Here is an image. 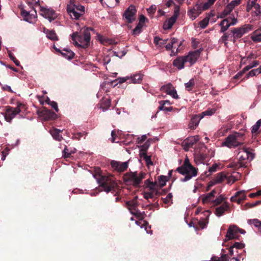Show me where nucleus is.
<instances>
[{
  "mask_svg": "<svg viewBox=\"0 0 261 261\" xmlns=\"http://www.w3.org/2000/svg\"><path fill=\"white\" fill-rule=\"evenodd\" d=\"M200 139L198 135L191 136L185 140L182 143V146L185 151H188L189 148L196 143Z\"/></svg>",
  "mask_w": 261,
  "mask_h": 261,
  "instance_id": "15",
  "label": "nucleus"
},
{
  "mask_svg": "<svg viewBox=\"0 0 261 261\" xmlns=\"http://www.w3.org/2000/svg\"><path fill=\"white\" fill-rule=\"evenodd\" d=\"M158 195L156 193H154L151 191L147 192L145 191L143 192V197L146 199H148L149 198H152L155 195Z\"/></svg>",
  "mask_w": 261,
  "mask_h": 261,
  "instance_id": "48",
  "label": "nucleus"
},
{
  "mask_svg": "<svg viewBox=\"0 0 261 261\" xmlns=\"http://www.w3.org/2000/svg\"><path fill=\"white\" fill-rule=\"evenodd\" d=\"M40 113L44 116L46 120L55 119L57 117V115L54 112L50 110L44 109Z\"/></svg>",
  "mask_w": 261,
  "mask_h": 261,
  "instance_id": "29",
  "label": "nucleus"
},
{
  "mask_svg": "<svg viewBox=\"0 0 261 261\" xmlns=\"http://www.w3.org/2000/svg\"><path fill=\"white\" fill-rule=\"evenodd\" d=\"M195 84L193 79H191L188 83H185V88L188 91H190Z\"/></svg>",
  "mask_w": 261,
  "mask_h": 261,
  "instance_id": "49",
  "label": "nucleus"
},
{
  "mask_svg": "<svg viewBox=\"0 0 261 261\" xmlns=\"http://www.w3.org/2000/svg\"><path fill=\"white\" fill-rule=\"evenodd\" d=\"M216 191L213 190L211 192L201 196V200L203 203L210 204L212 205L215 198Z\"/></svg>",
  "mask_w": 261,
  "mask_h": 261,
  "instance_id": "20",
  "label": "nucleus"
},
{
  "mask_svg": "<svg viewBox=\"0 0 261 261\" xmlns=\"http://www.w3.org/2000/svg\"><path fill=\"white\" fill-rule=\"evenodd\" d=\"M232 247L233 248H236L237 249H242L244 248V245L240 242H236L235 243L233 244Z\"/></svg>",
  "mask_w": 261,
  "mask_h": 261,
  "instance_id": "61",
  "label": "nucleus"
},
{
  "mask_svg": "<svg viewBox=\"0 0 261 261\" xmlns=\"http://www.w3.org/2000/svg\"><path fill=\"white\" fill-rule=\"evenodd\" d=\"M40 14L47 19L49 22L55 20L57 17L56 13L53 9L43 7H40Z\"/></svg>",
  "mask_w": 261,
  "mask_h": 261,
  "instance_id": "13",
  "label": "nucleus"
},
{
  "mask_svg": "<svg viewBox=\"0 0 261 261\" xmlns=\"http://www.w3.org/2000/svg\"><path fill=\"white\" fill-rule=\"evenodd\" d=\"M200 56V51L195 50L190 52L187 56H183L186 63L188 62L191 65L194 64Z\"/></svg>",
  "mask_w": 261,
  "mask_h": 261,
  "instance_id": "17",
  "label": "nucleus"
},
{
  "mask_svg": "<svg viewBox=\"0 0 261 261\" xmlns=\"http://www.w3.org/2000/svg\"><path fill=\"white\" fill-rule=\"evenodd\" d=\"M247 1V12H250L251 10L255 7V5H259L256 3L257 0H246Z\"/></svg>",
  "mask_w": 261,
  "mask_h": 261,
  "instance_id": "36",
  "label": "nucleus"
},
{
  "mask_svg": "<svg viewBox=\"0 0 261 261\" xmlns=\"http://www.w3.org/2000/svg\"><path fill=\"white\" fill-rule=\"evenodd\" d=\"M244 135L242 133L234 132L228 136L222 142V145L228 148L236 147L243 144Z\"/></svg>",
  "mask_w": 261,
  "mask_h": 261,
  "instance_id": "4",
  "label": "nucleus"
},
{
  "mask_svg": "<svg viewBox=\"0 0 261 261\" xmlns=\"http://www.w3.org/2000/svg\"><path fill=\"white\" fill-rule=\"evenodd\" d=\"M179 7H177L176 10L174 11V14L173 16L167 20L163 24V29L164 30L170 29L173 25L175 23L177 15L179 12Z\"/></svg>",
  "mask_w": 261,
  "mask_h": 261,
  "instance_id": "18",
  "label": "nucleus"
},
{
  "mask_svg": "<svg viewBox=\"0 0 261 261\" xmlns=\"http://www.w3.org/2000/svg\"><path fill=\"white\" fill-rule=\"evenodd\" d=\"M97 176V175H94L97 182L107 193L114 190L117 186V182L114 177L111 175L103 176L99 175L98 177Z\"/></svg>",
  "mask_w": 261,
  "mask_h": 261,
  "instance_id": "5",
  "label": "nucleus"
},
{
  "mask_svg": "<svg viewBox=\"0 0 261 261\" xmlns=\"http://www.w3.org/2000/svg\"><path fill=\"white\" fill-rule=\"evenodd\" d=\"M261 125V119L258 120L256 123L252 126L251 132L254 134L257 132Z\"/></svg>",
  "mask_w": 261,
  "mask_h": 261,
  "instance_id": "50",
  "label": "nucleus"
},
{
  "mask_svg": "<svg viewBox=\"0 0 261 261\" xmlns=\"http://www.w3.org/2000/svg\"><path fill=\"white\" fill-rule=\"evenodd\" d=\"M221 27L220 32L222 33L225 32L231 25L228 22V18L223 19L220 23Z\"/></svg>",
  "mask_w": 261,
  "mask_h": 261,
  "instance_id": "34",
  "label": "nucleus"
},
{
  "mask_svg": "<svg viewBox=\"0 0 261 261\" xmlns=\"http://www.w3.org/2000/svg\"><path fill=\"white\" fill-rule=\"evenodd\" d=\"M168 39H163L159 37L154 38V43L158 48H162L167 43Z\"/></svg>",
  "mask_w": 261,
  "mask_h": 261,
  "instance_id": "32",
  "label": "nucleus"
},
{
  "mask_svg": "<svg viewBox=\"0 0 261 261\" xmlns=\"http://www.w3.org/2000/svg\"><path fill=\"white\" fill-rule=\"evenodd\" d=\"M126 204L130 213L133 215H138L140 213V212L136 210V207L138 206V202L136 199L127 201Z\"/></svg>",
  "mask_w": 261,
  "mask_h": 261,
  "instance_id": "24",
  "label": "nucleus"
},
{
  "mask_svg": "<svg viewBox=\"0 0 261 261\" xmlns=\"http://www.w3.org/2000/svg\"><path fill=\"white\" fill-rule=\"evenodd\" d=\"M212 5L207 1L203 4L197 3L193 7L188 10L187 14L190 19L194 20L203 11L208 9Z\"/></svg>",
  "mask_w": 261,
  "mask_h": 261,
  "instance_id": "6",
  "label": "nucleus"
},
{
  "mask_svg": "<svg viewBox=\"0 0 261 261\" xmlns=\"http://www.w3.org/2000/svg\"><path fill=\"white\" fill-rule=\"evenodd\" d=\"M142 27V25L140 23H139L136 27L133 30V33L134 35H138L140 34L141 32V29Z\"/></svg>",
  "mask_w": 261,
  "mask_h": 261,
  "instance_id": "54",
  "label": "nucleus"
},
{
  "mask_svg": "<svg viewBox=\"0 0 261 261\" xmlns=\"http://www.w3.org/2000/svg\"><path fill=\"white\" fill-rule=\"evenodd\" d=\"M111 166L113 170L122 172L125 171L128 166V162H121L113 160L111 162Z\"/></svg>",
  "mask_w": 261,
  "mask_h": 261,
  "instance_id": "14",
  "label": "nucleus"
},
{
  "mask_svg": "<svg viewBox=\"0 0 261 261\" xmlns=\"http://www.w3.org/2000/svg\"><path fill=\"white\" fill-rule=\"evenodd\" d=\"M209 18L206 17L199 22V25L201 29H204L207 26Z\"/></svg>",
  "mask_w": 261,
  "mask_h": 261,
  "instance_id": "47",
  "label": "nucleus"
},
{
  "mask_svg": "<svg viewBox=\"0 0 261 261\" xmlns=\"http://www.w3.org/2000/svg\"><path fill=\"white\" fill-rule=\"evenodd\" d=\"M240 167H246L247 160H252L254 158L253 154L246 148L241 149L238 154Z\"/></svg>",
  "mask_w": 261,
  "mask_h": 261,
  "instance_id": "10",
  "label": "nucleus"
},
{
  "mask_svg": "<svg viewBox=\"0 0 261 261\" xmlns=\"http://www.w3.org/2000/svg\"><path fill=\"white\" fill-rule=\"evenodd\" d=\"M228 35L226 33H224L219 40L220 42L224 43L225 46H227L228 44L227 40Z\"/></svg>",
  "mask_w": 261,
  "mask_h": 261,
  "instance_id": "53",
  "label": "nucleus"
},
{
  "mask_svg": "<svg viewBox=\"0 0 261 261\" xmlns=\"http://www.w3.org/2000/svg\"><path fill=\"white\" fill-rule=\"evenodd\" d=\"M229 209V204L227 202H224L221 205L216 208L215 214L218 217H220L224 214L225 212Z\"/></svg>",
  "mask_w": 261,
  "mask_h": 261,
  "instance_id": "21",
  "label": "nucleus"
},
{
  "mask_svg": "<svg viewBox=\"0 0 261 261\" xmlns=\"http://www.w3.org/2000/svg\"><path fill=\"white\" fill-rule=\"evenodd\" d=\"M21 15L23 19L29 23H33L37 19V12L34 10L27 11L24 9H22L21 10Z\"/></svg>",
  "mask_w": 261,
  "mask_h": 261,
  "instance_id": "12",
  "label": "nucleus"
},
{
  "mask_svg": "<svg viewBox=\"0 0 261 261\" xmlns=\"http://www.w3.org/2000/svg\"><path fill=\"white\" fill-rule=\"evenodd\" d=\"M173 88H174V87L172 86V85L169 83L167 85L163 86L161 87V89L163 92L166 93L167 94H169V93L170 92V91H172V89H173Z\"/></svg>",
  "mask_w": 261,
  "mask_h": 261,
  "instance_id": "40",
  "label": "nucleus"
},
{
  "mask_svg": "<svg viewBox=\"0 0 261 261\" xmlns=\"http://www.w3.org/2000/svg\"><path fill=\"white\" fill-rule=\"evenodd\" d=\"M239 160H238V162H233L229 164L228 166L231 168H233L234 169H237L239 168H242L243 167H240L239 166Z\"/></svg>",
  "mask_w": 261,
  "mask_h": 261,
  "instance_id": "59",
  "label": "nucleus"
},
{
  "mask_svg": "<svg viewBox=\"0 0 261 261\" xmlns=\"http://www.w3.org/2000/svg\"><path fill=\"white\" fill-rule=\"evenodd\" d=\"M225 199V197L222 195L219 196L216 199L214 198L212 204V206H215L220 204L223 202Z\"/></svg>",
  "mask_w": 261,
  "mask_h": 261,
  "instance_id": "37",
  "label": "nucleus"
},
{
  "mask_svg": "<svg viewBox=\"0 0 261 261\" xmlns=\"http://www.w3.org/2000/svg\"><path fill=\"white\" fill-rule=\"evenodd\" d=\"M48 103L55 109L56 112L59 111L57 103L54 101H50V100L48 99Z\"/></svg>",
  "mask_w": 261,
  "mask_h": 261,
  "instance_id": "56",
  "label": "nucleus"
},
{
  "mask_svg": "<svg viewBox=\"0 0 261 261\" xmlns=\"http://www.w3.org/2000/svg\"><path fill=\"white\" fill-rule=\"evenodd\" d=\"M251 38L254 42H261V33L256 34L255 32H254L253 35L251 36Z\"/></svg>",
  "mask_w": 261,
  "mask_h": 261,
  "instance_id": "51",
  "label": "nucleus"
},
{
  "mask_svg": "<svg viewBox=\"0 0 261 261\" xmlns=\"http://www.w3.org/2000/svg\"><path fill=\"white\" fill-rule=\"evenodd\" d=\"M177 42V39L173 38L171 39L170 43L166 44L165 46L166 49L167 50L172 49L173 47H175V44Z\"/></svg>",
  "mask_w": 261,
  "mask_h": 261,
  "instance_id": "39",
  "label": "nucleus"
},
{
  "mask_svg": "<svg viewBox=\"0 0 261 261\" xmlns=\"http://www.w3.org/2000/svg\"><path fill=\"white\" fill-rule=\"evenodd\" d=\"M259 64V61H254L252 62V64H249L248 65L246 66L245 67H244L243 70L239 72H238L234 76V79H238L240 77L242 76L243 74L246 72L247 71L250 70V69L255 67L257 66H258Z\"/></svg>",
  "mask_w": 261,
  "mask_h": 261,
  "instance_id": "22",
  "label": "nucleus"
},
{
  "mask_svg": "<svg viewBox=\"0 0 261 261\" xmlns=\"http://www.w3.org/2000/svg\"><path fill=\"white\" fill-rule=\"evenodd\" d=\"M61 130L58 129H51L50 130V133L53 137L56 140L61 141L62 139V137L60 135Z\"/></svg>",
  "mask_w": 261,
  "mask_h": 261,
  "instance_id": "35",
  "label": "nucleus"
},
{
  "mask_svg": "<svg viewBox=\"0 0 261 261\" xmlns=\"http://www.w3.org/2000/svg\"><path fill=\"white\" fill-rule=\"evenodd\" d=\"M241 2V0H234L231 1L230 3H229L227 6H228V8L231 9L232 11L233 9L238 5L240 4Z\"/></svg>",
  "mask_w": 261,
  "mask_h": 261,
  "instance_id": "42",
  "label": "nucleus"
},
{
  "mask_svg": "<svg viewBox=\"0 0 261 261\" xmlns=\"http://www.w3.org/2000/svg\"><path fill=\"white\" fill-rule=\"evenodd\" d=\"M256 58V56L252 54H250L247 57H244L241 59V65H247L252 64V62L254 61H255L254 59Z\"/></svg>",
  "mask_w": 261,
  "mask_h": 261,
  "instance_id": "28",
  "label": "nucleus"
},
{
  "mask_svg": "<svg viewBox=\"0 0 261 261\" xmlns=\"http://www.w3.org/2000/svg\"><path fill=\"white\" fill-rule=\"evenodd\" d=\"M46 34L47 37L52 40H58L57 35L53 31L47 30L46 32Z\"/></svg>",
  "mask_w": 261,
  "mask_h": 261,
  "instance_id": "41",
  "label": "nucleus"
},
{
  "mask_svg": "<svg viewBox=\"0 0 261 261\" xmlns=\"http://www.w3.org/2000/svg\"><path fill=\"white\" fill-rule=\"evenodd\" d=\"M90 30H93L91 28L86 29L80 34L77 33H73L71 37L75 45L83 48H87L89 45L91 38Z\"/></svg>",
  "mask_w": 261,
  "mask_h": 261,
  "instance_id": "1",
  "label": "nucleus"
},
{
  "mask_svg": "<svg viewBox=\"0 0 261 261\" xmlns=\"http://www.w3.org/2000/svg\"><path fill=\"white\" fill-rule=\"evenodd\" d=\"M20 109L19 107L16 108L10 107L7 109L5 113V119L9 122H10L17 114L20 112Z\"/></svg>",
  "mask_w": 261,
  "mask_h": 261,
  "instance_id": "16",
  "label": "nucleus"
},
{
  "mask_svg": "<svg viewBox=\"0 0 261 261\" xmlns=\"http://www.w3.org/2000/svg\"><path fill=\"white\" fill-rule=\"evenodd\" d=\"M207 223L206 220H200L198 222L199 225L201 228H204Z\"/></svg>",
  "mask_w": 261,
  "mask_h": 261,
  "instance_id": "62",
  "label": "nucleus"
},
{
  "mask_svg": "<svg viewBox=\"0 0 261 261\" xmlns=\"http://www.w3.org/2000/svg\"><path fill=\"white\" fill-rule=\"evenodd\" d=\"M137 10L134 5H130L125 11L123 14V17L128 23H131L136 19V14Z\"/></svg>",
  "mask_w": 261,
  "mask_h": 261,
  "instance_id": "11",
  "label": "nucleus"
},
{
  "mask_svg": "<svg viewBox=\"0 0 261 261\" xmlns=\"http://www.w3.org/2000/svg\"><path fill=\"white\" fill-rule=\"evenodd\" d=\"M158 181L160 188H162L165 186L167 181V178L166 176L161 175L158 178Z\"/></svg>",
  "mask_w": 261,
  "mask_h": 261,
  "instance_id": "46",
  "label": "nucleus"
},
{
  "mask_svg": "<svg viewBox=\"0 0 261 261\" xmlns=\"http://www.w3.org/2000/svg\"><path fill=\"white\" fill-rule=\"evenodd\" d=\"M129 77V83L137 84L139 83L142 80V75L140 73L135 74Z\"/></svg>",
  "mask_w": 261,
  "mask_h": 261,
  "instance_id": "33",
  "label": "nucleus"
},
{
  "mask_svg": "<svg viewBox=\"0 0 261 261\" xmlns=\"http://www.w3.org/2000/svg\"><path fill=\"white\" fill-rule=\"evenodd\" d=\"M218 168V165L216 164L213 165V166L209 168L208 171L211 173L216 172L217 171V168Z\"/></svg>",
  "mask_w": 261,
  "mask_h": 261,
  "instance_id": "63",
  "label": "nucleus"
},
{
  "mask_svg": "<svg viewBox=\"0 0 261 261\" xmlns=\"http://www.w3.org/2000/svg\"><path fill=\"white\" fill-rule=\"evenodd\" d=\"M257 70H256L255 69L251 70L247 74V77H250V76H255L256 75H257L258 73H257Z\"/></svg>",
  "mask_w": 261,
  "mask_h": 261,
  "instance_id": "64",
  "label": "nucleus"
},
{
  "mask_svg": "<svg viewBox=\"0 0 261 261\" xmlns=\"http://www.w3.org/2000/svg\"><path fill=\"white\" fill-rule=\"evenodd\" d=\"M251 16L253 17L252 20H256L259 19L260 18V7L259 5H255V7L251 10Z\"/></svg>",
  "mask_w": 261,
  "mask_h": 261,
  "instance_id": "27",
  "label": "nucleus"
},
{
  "mask_svg": "<svg viewBox=\"0 0 261 261\" xmlns=\"http://www.w3.org/2000/svg\"><path fill=\"white\" fill-rule=\"evenodd\" d=\"M226 178V176L225 174H224L223 172L219 173L217 174L216 176L215 177L213 180L211 182V184H210L209 186H213L215 184L221 183Z\"/></svg>",
  "mask_w": 261,
  "mask_h": 261,
  "instance_id": "30",
  "label": "nucleus"
},
{
  "mask_svg": "<svg viewBox=\"0 0 261 261\" xmlns=\"http://www.w3.org/2000/svg\"><path fill=\"white\" fill-rule=\"evenodd\" d=\"M145 185L150 191L158 194V185L156 182H151L149 179H147L145 181Z\"/></svg>",
  "mask_w": 261,
  "mask_h": 261,
  "instance_id": "25",
  "label": "nucleus"
},
{
  "mask_svg": "<svg viewBox=\"0 0 261 261\" xmlns=\"http://www.w3.org/2000/svg\"><path fill=\"white\" fill-rule=\"evenodd\" d=\"M146 174L142 172H130L123 176V181L127 185L138 187L142 180L145 178Z\"/></svg>",
  "mask_w": 261,
  "mask_h": 261,
  "instance_id": "3",
  "label": "nucleus"
},
{
  "mask_svg": "<svg viewBox=\"0 0 261 261\" xmlns=\"http://www.w3.org/2000/svg\"><path fill=\"white\" fill-rule=\"evenodd\" d=\"M232 10L228 8V6H226L224 10L219 14L218 18H223L228 14H229Z\"/></svg>",
  "mask_w": 261,
  "mask_h": 261,
  "instance_id": "45",
  "label": "nucleus"
},
{
  "mask_svg": "<svg viewBox=\"0 0 261 261\" xmlns=\"http://www.w3.org/2000/svg\"><path fill=\"white\" fill-rule=\"evenodd\" d=\"M67 11L72 19H78L84 15L85 7L80 5L76 0H70L67 6Z\"/></svg>",
  "mask_w": 261,
  "mask_h": 261,
  "instance_id": "2",
  "label": "nucleus"
},
{
  "mask_svg": "<svg viewBox=\"0 0 261 261\" xmlns=\"http://www.w3.org/2000/svg\"><path fill=\"white\" fill-rule=\"evenodd\" d=\"M246 197L245 191L243 190L237 192L234 196L230 198V200L232 202H237L238 203H240Z\"/></svg>",
  "mask_w": 261,
  "mask_h": 261,
  "instance_id": "23",
  "label": "nucleus"
},
{
  "mask_svg": "<svg viewBox=\"0 0 261 261\" xmlns=\"http://www.w3.org/2000/svg\"><path fill=\"white\" fill-rule=\"evenodd\" d=\"M172 89V91H170V92L169 93L168 95H170L174 99H178L179 97H178V95L177 93L176 90L174 88Z\"/></svg>",
  "mask_w": 261,
  "mask_h": 261,
  "instance_id": "60",
  "label": "nucleus"
},
{
  "mask_svg": "<svg viewBox=\"0 0 261 261\" xmlns=\"http://www.w3.org/2000/svg\"><path fill=\"white\" fill-rule=\"evenodd\" d=\"M249 224L253 225L255 227L258 228V230L261 231V222L258 219H250L248 221Z\"/></svg>",
  "mask_w": 261,
  "mask_h": 261,
  "instance_id": "38",
  "label": "nucleus"
},
{
  "mask_svg": "<svg viewBox=\"0 0 261 261\" xmlns=\"http://www.w3.org/2000/svg\"><path fill=\"white\" fill-rule=\"evenodd\" d=\"M160 106L159 107L158 109L160 111H164L166 112H171L173 108L171 107H166L165 105L164 104L160 103Z\"/></svg>",
  "mask_w": 261,
  "mask_h": 261,
  "instance_id": "52",
  "label": "nucleus"
},
{
  "mask_svg": "<svg viewBox=\"0 0 261 261\" xmlns=\"http://www.w3.org/2000/svg\"><path fill=\"white\" fill-rule=\"evenodd\" d=\"M232 10L228 8V6H226L224 10L219 14L218 18H223L228 14H229Z\"/></svg>",
  "mask_w": 261,
  "mask_h": 261,
  "instance_id": "44",
  "label": "nucleus"
},
{
  "mask_svg": "<svg viewBox=\"0 0 261 261\" xmlns=\"http://www.w3.org/2000/svg\"><path fill=\"white\" fill-rule=\"evenodd\" d=\"M172 193H169L165 198H163L164 202L166 204H169L172 201Z\"/></svg>",
  "mask_w": 261,
  "mask_h": 261,
  "instance_id": "57",
  "label": "nucleus"
},
{
  "mask_svg": "<svg viewBox=\"0 0 261 261\" xmlns=\"http://www.w3.org/2000/svg\"><path fill=\"white\" fill-rule=\"evenodd\" d=\"M215 110L214 109L207 110L202 112L200 114L193 116L191 119L189 124V127L191 129H195L199 124L200 120L204 117V116H211L214 114Z\"/></svg>",
  "mask_w": 261,
  "mask_h": 261,
  "instance_id": "8",
  "label": "nucleus"
},
{
  "mask_svg": "<svg viewBox=\"0 0 261 261\" xmlns=\"http://www.w3.org/2000/svg\"><path fill=\"white\" fill-rule=\"evenodd\" d=\"M56 50L60 52L61 54H62V55L63 56V57H64L66 59L70 60V59H72L74 57V53L68 48H64L62 50H61L59 49H56Z\"/></svg>",
  "mask_w": 261,
  "mask_h": 261,
  "instance_id": "26",
  "label": "nucleus"
},
{
  "mask_svg": "<svg viewBox=\"0 0 261 261\" xmlns=\"http://www.w3.org/2000/svg\"><path fill=\"white\" fill-rule=\"evenodd\" d=\"M232 10L228 8V6H226L224 10L219 14L218 18H223L228 14H229Z\"/></svg>",
  "mask_w": 261,
  "mask_h": 261,
  "instance_id": "43",
  "label": "nucleus"
},
{
  "mask_svg": "<svg viewBox=\"0 0 261 261\" xmlns=\"http://www.w3.org/2000/svg\"><path fill=\"white\" fill-rule=\"evenodd\" d=\"M8 55L10 58L13 61L15 65L17 66H19V62L15 58L13 54L10 51H8Z\"/></svg>",
  "mask_w": 261,
  "mask_h": 261,
  "instance_id": "55",
  "label": "nucleus"
},
{
  "mask_svg": "<svg viewBox=\"0 0 261 261\" xmlns=\"http://www.w3.org/2000/svg\"><path fill=\"white\" fill-rule=\"evenodd\" d=\"M186 61L184 58V57L178 58L174 60L173 65L177 67L178 69H181L184 68V65L186 63Z\"/></svg>",
  "mask_w": 261,
  "mask_h": 261,
  "instance_id": "31",
  "label": "nucleus"
},
{
  "mask_svg": "<svg viewBox=\"0 0 261 261\" xmlns=\"http://www.w3.org/2000/svg\"><path fill=\"white\" fill-rule=\"evenodd\" d=\"M177 171L182 175H186L185 177L181 179L182 182L187 181L195 177L197 174V170L192 165L188 167H179L177 168Z\"/></svg>",
  "mask_w": 261,
  "mask_h": 261,
  "instance_id": "7",
  "label": "nucleus"
},
{
  "mask_svg": "<svg viewBox=\"0 0 261 261\" xmlns=\"http://www.w3.org/2000/svg\"><path fill=\"white\" fill-rule=\"evenodd\" d=\"M239 228L236 225H230L227 231L226 238L227 240H231L238 238Z\"/></svg>",
  "mask_w": 261,
  "mask_h": 261,
  "instance_id": "19",
  "label": "nucleus"
},
{
  "mask_svg": "<svg viewBox=\"0 0 261 261\" xmlns=\"http://www.w3.org/2000/svg\"><path fill=\"white\" fill-rule=\"evenodd\" d=\"M252 29L253 26L249 24H246L241 27L233 29L231 31L233 42H235L237 39L241 38L245 34L252 30Z\"/></svg>",
  "mask_w": 261,
  "mask_h": 261,
  "instance_id": "9",
  "label": "nucleus"
},
{
  "mask_svg": "<svg viewBox=\"0 0 261 261\" xmlns=\"http://www.w3.org/2000/svg\"><path fill=\"white\" fill-rule=\"evenodd\" d=\"M221 259L222 261H238L236 258H234V257L231 259H229L228 258V254L222 255Z\"/></svg>",
  "mask_w": 261,
  "mask_h": 261,
  "instance_id": "58",
  "label": "nucleus"
}]
</instances>
